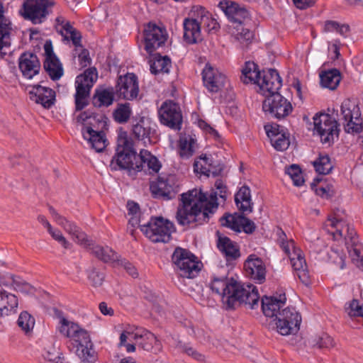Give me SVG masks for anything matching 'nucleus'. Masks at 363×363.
Segmentation results:
<instances>
[{"label": "nucleus", "mask_w": 363, "mask_h": 363, "mask_svg": "<svg viewBox=\"0 0 363 363\" xmlns=\"http://www.w3.org/2000/svg\"><path fill=\"white\" fill-rule=\"evenodd\" d=\"M3 17V6L0 4V56L6 54V50L11 45V26L9 20Z\"/></svg>", "instance_id": "nucleus-34"}, {"label": "nucleus", "mask_w": 363, "mask_h": 363, "mask_svg": "<svg viewBox=\"0 0 363 363\" xmlns=\"http://www.w3.org/2000/svg\"><path fill=\"white\" fill-rule=\"evenodd\" d=\"M284 237H286V235L281 231L279 241L282 250L289 256L291 266L300 281L306 285L308 284L310 276L302 251L296 247L293 240L284 241Z\"/></svg>", "instance_id": "nucleus-6"}, {"label": "nucleus", "mask_w": 363, "mask_h": 363, "mask_svg": "<svg viewBox=\"0 0 363 363\" xmlns=\"http://www.w3.org/2000/svg\"><path fill=\"white\" fill-rule=\"evenodd\" d=\"M57 318V330L62 335L69 338L76 347L91 341L89 333L77 323L69 320L61 313H58Z\"/></svg>", "instance_id": "nucleus-12"}, {"label": "nucleus", "mask_w": 363, "mask_h": 363, "mask_svg": "<svg viewBox=\"0 0 363 363\" xmlns=\"http://www.w3.org/2000/svg\"><path fill=\"white\" fill-rule=\"evenodd\" d=\"M213 291L220 296L226 309L235 308L238 303L254 309L259 305V296L256 286L251 284L238 283L233 279L214 277L211 283Z\"/></svg>", "instance_id": "nucleus-2"}, {"label": "nucleus", "mask_w": 363, "mask_h": 363, "mask_svg": "<svg viewBox=\"0 0 363 363\" xmlns=\"http://www.w3.org/2000/svg\"><path fill=\"white\" fill-rule=\"evenodd\" d=\"M54 5L52 0H26L23 4L21 15L34 24L41 23Z\"/></svg>", "instance_id": "nucleus-14"}, {"label": "nucleus", "mask_w": 363, "mask_h": 363, "mask_svg": "<svg viewBox=\"0 0 363 363\" xmlns=\"http://www.w3.org/2000/svg\"><path fill=\"white\" fill-rule=\"evenodd\" d=\"M314 128L319 134L323 143H329L333 140L334 135H337V123L329 114L320 113L313 117Z\"/></svg>", "instance_id": "nucleus-18"}, {"label": "nucleus", "mask_w": 363, "mask_h": 363, "mask_svg": "<svg viewBox=\"0 0 363 363\" xmlns=\"http://www.w3.org/2000/svg\"><path fill=\"white\" fill-rule=\"evenodd\" d=\"M81 52L78 55L79 63L82 67H86L91 64V60L89 57V52L88 50L80 48Z\"/></svg>", "instance_id": "nucleus-64"}, {"label": "nucleus", "mask_w": 363, "mask_h": 363, "mask_svg": "<svg viewBox=\"0 0 363 363\" xmlns=\"http://www.w3.org/2000/svg\"><path fill=\"white\" fill-rule=\"evenodd\" d=\"M280 126L279 125L264 126V129L267 136L270 138L271 143L274 147L279 150L283 151L286 150L290 144L289 136L283 132V130H279Z\"/></svg>", "instance_id": "nucleus-32"}, {"label": "nucleus", "mask_w": 363, "mask_h": 363, "mask_svg": "<svg viewBox=\"0 0 363 363\" xmlns=\"http://www.w3.org/2000/svg\"><path fill=\"white\" fill-rule=\"evenodd\" d=\"M242 215L238 216H235L233 215H228L226 216L223 217L220 220L221 223L223 226L230 228V229L236 231L240 232L241 230V218Z\"/></svg>", "instance_id": "nucleus-56"}, {"label": "nucleus", "mask_w": 363, "mask_h": 363, "mask_svg": "<svg viewBox=\"0 0 363 363\" xmlns=\"http://www.w3.org/2000/svg\"><path fill=\"white\" fill-rule=\"evenodd\" d=\"M330 225L335 230L333 232L334 236L345 237L347 251L352 262L359 269H363V247L355 238V233L349 225L336 218L329 219Z\"/></svg>", "instance_id": "nucleus-5"}, {"label": "nucleus", "mask_w": 363, "mask_h": 363, "mask_svg": "<svg viewBox=\"0 0 363 363\" xmlns=\"http://www.w3.org/2000/svg\"><path fill=\"white\" fill-rule=\"evenodd\" d=\"M76 354L84 362L92 363L96 359V353L93 348L91 341L89 343L87 342L78 346L76 350Z\"/></svg>", "instance_id": "nucleus-45"}, {"label": "nucleus", "mask_w": 363, "mask_h": 363, "mask_svg": "<svg viewBox=\"0 0 363 363\" xmlns=\"http://www.w3.org/2000/svg\"><path fill=\"white\" fill-rule=\"evenodd\" d=\"M179 184L174 174L159 176L150 185V190L155 199L170 200L175 197L179 191Z\"/></svg>", "instance_id": "nucleus-13"}, {"label": "nucleus", "mask_w": 363, "mask_h": 363, "mask_svg": "<svg viewBox=\"0 0 363 363\" xmlns=\"http://www.w3.org/2000/svg\"><path fill=\"white\" fill-rule=\"evenodd\" d=\"M277 319L288 322L294 326L300 328L301 316L300 313L293 307H286L279 312Z\"/></svg>", "instance_id": "nucleus-44"}, {"label": "nucleus", "mask_w": 363, "mask_h": 363, "mask_svg": "<svg viewBox=\"0 0 363 363\" xmlns=\"http://www.w3.org/2000/svg\"><path fill=\"white\" fill-rule=\"evenodd\" d=\"M350 28L348 24L340 23L336 21L328 20L324 22L323 32L326 33H336L343 38H347Z\"/></svg>", "instance_id": "nucleus-42"}, {"label": "nucleus", "mask_w": 363, "mask_h": 363, "mask_svg": "<svg viewBox=\"0 0 363 363\" xmlns=\"http://www.w3.org/2000/svg\"><path fill=\"white\" fill-rule=\"evenodd\" d=\"M155 129H153L148 120L143 117L133 125V133L136 138L144 141V143H152V138L155 135Z\"/></svg>", "instance_id": "nucleus-35"}, {"label": "nucleus", "mask_w": 363, "mask_h": 363, "mask_svg": "<svg viewBox=\"0 0 363 363\" xmlns=\"http://www.w3.org/2000/svg\"><path fill=\"white\" fill-rule=\"evenodd\" d=\"M143 35L145 50L149 54L164 45L167 39L166 30L152 22L145 26Z\"/></svg>", "instance_id": "nucleus-16"}, {"label": "nucleus", "mask_w": 363, "mask_h": 363, "mask_svg": "<svg viewBox=\"0 0 363 363\" xmlns=\"http://www.w3.org/2000/svg\"><path fill=\"white\" fill-rule=\"evenodd\" d=\"M202 76L204 86L210 92L216 93L224 86L225 76L209 65H206Z\"/></svg>", "instance_id": "nucleus-24"}, {"label": "nucleus", "mask_w": 363, "mask_h": 363, "mask_svg": "<svg viewBox=\"0 0 363 363\" xmlns=\"http://www.w3.org/2000/svg\"><path fill=\"white\" fill-rule=\"evenodd\" d=\"M18 298L8 292L0 282V316H8L17 312Z\"/></svg>", "instance_id": "nucleus-30"}, {"label": "nucleus", "mask_w": 363, "mask_h": 363, "mask_svg": "<svg viewBox=\"0 0 363 363\" xmlns=\"http://www.w3.org/2000/svg\"><path fill=\"white\" fill-rule=\"evenodd\" d=\"M339 120L342 123L345 132L352 134L363 132V121L355 101L348 99L343 101Z\"/></svg>", "instance_id": "nucleus-10"}, {"label": "nucleus", "mask_w": 363, "mask_h": 363, "mask_svg": "<svg viewBox=\"0 0 363 363\" xmlns=\"http://www.w3.org/2000/svg\"><path fill=\"white\" fill-rule=\"evenodd\" d=\"M97 78V70L94 67L88 68L83 74L77 77L75 81L76 94L74 96L77 111L82 110L88 104L87 99Z\"/></svg>", "instance_id": "nucleus-11"}, {"label": "nucleus", "mask_w": 363, "mask_h": 363, "mask_svg": "<svg viewBox=\"0 0 363 363\" xmlns=\"http://www.w3.org/2000/svg\"><path fill=\"white\" fill-rule=\"evenodd\" d=\"M44 51V69L52 80H58L63 74V69L58 58L53 52L52 45L50 41L45 42Z\"/></svg>", "instance_id": "nucleus-21"}, {"label": "nucleus", "mask_w": 363, "mask_h": 363, "mask_svg": "<svg viewBox=\"0 0 363 363\" xmlns=\"http://www.w3.org/2000/svg\"><path fill=\"white\" fill-rule=\"evenodd\" d=\"M235 202L238 209L242 213H251L253 209V203L251 199L250 189L243 186L235 195Z\"/></svg>", "instance_id": "nucleus-37"}, {"label": "nucleus", "mask_w": 363, "mask_h": 363, "mask_svg": "<svg viewBox=\"0 0 363 363\" xmlns=\"http://www.w3.org/2000/svg\"><path fill=\"white\" fill-rule=\"evenodd\" d=\"M172 261L177 274L183 278L193 279L201 270L197 257L186 249L176 247Z\"/></svg>", "instance_id": "nucleus-7"}, {"label": "nucleus", "mask_w": 363, "mask_h": 363, "mask_svg": "<svg viewBox=\"0 0 363 363\" xmlns=\"http://www.w3.org/2000/svg\"><path fill=\"white\" fill-rule=\"evenodd\" d=\"M45 363H69L65 362L62 354L55 348L45 350L42 354Z\"/></svg>", "instance_id": "nucleus-52"}, {"label": "nucleus", "mask_w": 363, "mask_h": 363, "mask_svg": "<svg viewBox=\"0 0 363 363\" xmlns=\"http://www.w3.org/2000/svg\"><path fill=\"white\" fill-rule=\"evenodd\" d=\"M82 133L84 139L88 141L96 152H101L106 148L107 140L103 131L95 130L87 125L82 128Z\"/></svg>", "instance_id": "nucleus-31"}, {"label": "nucleus", "mask_w": 363, "mask_h": 363, "mask_svg": "<svg viewBox=\"0 0 363 363\" xmlns=\"http://www.w3.org/2000/svg\"><path fill=\"white\" fill-rule=\"evenodd\" d=\"M218 248L225 255L228 260L235 259L240 257L239 247L237 244L225 236H219Z\"/></svg>", "instance_id": "nucleus-38"}, {"label": "nucleus", "mask_w": 363, "mask_h": 363, "mask_svg": "<svg viewBox=\"0 0 363 363\" xmlns=\"http://www.w3.org/2000/svg\"><path fill=\"white\" fill-rule=\"evenodd\" d=\"M138 156L133 142L126 137H121L118 140L116 153L111 160L110 167L113 170L118 168L135 171Z\"/></svg>", "instance_id": "nucleus-8"}, {"label": "nucleus", "mask_w": 363, "mask_h": 363, "mask_svg": "<svg viewBox=\"0 0 363 363\" xmlns=\"http://www.w3.org/2000/svg\"><path fill=\"white\" fill-rule=\"evenodd\" d=\"M328 259L340 269L345 267L346 255L339 248L332 247L328 252Z\"/></svg>", "instance_id": "nucleus-53"}, {"label": "nucleus", "mask_w": 363, "mask_h": 363, "mask_svg": "<svg viewBox=\"0 0 363 363\" xmlns=\"http://www.w3.org/2000/svg\"><path fill=\"white\" fill-rule=\"evenodd\" d=\"M308 342L312 347L318 349H330L335 345L333 339L326 333L311 336Z\"/></svg>", "instance_id": "nucleus-47"}, {"label": "nucleus", "mask_w": 363, "mask_h": 363, "mask_svg": "<svg viewBox=\"0 0 363 363\" xmlns=\"http://www.w3.org/2000/svg\"><path fill=\"white\" fill-rule=\"evenodd\" d=\"M271 71H276L273 69H269L267 71H263L262 73L258 69V66L253 62H247L244 67L242 69V74L240 80L244 84H257L259 86V91L260 92L261 84L266 75L269 74Z\"/></svg>", "instance_id": "nucleus-23"}, {"label": "nucleus", "mask_w": 363, "mask_h": 363, "mask_svg": "<svg viewBox=\"0 0 363 363\" xmlns=\"http://www.w3.org/2000/svg\"><path fill=\"white\" fill-rule=\"evenodd\" d=\"M255 224L249 218L242 216L241 218V229L246 233H252L255 230Z\"/></svg>", "instance_id": "nucleus-63"}, {"label": "nucleus", "mask_w": 363, "mask_h": 363, "mask_svg": "<svg viewBox=\"0 0 363 363\" xmlns=\"http://www.w3.org/2000/svg\"><path fill=\"white\" fill-rule=\"evenodd\" d=\"M217 194L211 193L208 198L197 189L182 194L176 213L177 223L183 226H196L208 222L210 214H213L218 206Z\"/></svg>", "instance_id": "nucleus-1"}, {"label": "nucleus", "mask_w": 363, "mask_h": 363, "mask_svg": "<svg viewBox=\"0 0 363 363\" xmlns=\"http://www.w3.org/2000/svg\"><path fill=\"white\" fill-rule=\"evenodd\" d=\"M195 140L190 136L180 138L179 141V155L182 158L188 159L194 152Z\"/></svg>", "instance_id": "nucleus-49"}, {"label": "nucleus", "mask_w": 363, "mask_h": 363, "mask_svg": "<svg viewBox=\"0 0 363 363\" xmlns=\"http://www.w3.org/2000/svg\"><path fill=\"white\" fill-rule=\"evenodd\" d=\"M247 274L255 281L261 284L264 281L266 268L263 261L255 255H250L245 262Z\"/></svg>", "instance_id": "nucleus-27"}, {"label": "nucleus", "mask_w": 363, "mask_h": 363, "mask_svg": "<svg viewBox=\"0 0 363 363\" xmlns=\"http://www.w3.org/2000/svg\"><path fill=\"white\" fill-rule=\"evenodd\" d=\"M18 67L23 76L30 79L39 73L41 65L36 55L24 52L19 57Z\"/></svg>", "instance_id": "nucleus-25"}, {"label": "nucleus", "mask_w": 363, "mask_h": 363, "mask_svg": "<svg viewBox=\"0 0 363 363\" xmlns=\"http://www.w3.org/2000/svg\"><path fill=\"white\" fill-rule=\"evenodd\" d=\"M232 35L241 44L247 45L253 39V32L248 28H244L243 25L233 26L231 30Z\"/></svg>", "instance_id": "nucleus-46"}, {"label": "nucleus", "mask_w": 363, "mask_h": 363, "mask_svg": "<svg viewBox=\"0 0 363 363\" xmlns=\"http://www.w3.org/2000/svg\"><path fill=\"white\" fill-rule=\"evenodd\" d=\"M135 172H145L149 174H155L162 167L160 160L147 150H141L138 156Z\"/></svg>", "instance_id": "nucleus-22"}, {"label": "nucleus", "mask_w": 363, "mask_h": 363, "mask_svg": "<svg viewBox=\"0 0 363 363\" xmlns=\"http://www.w3.org/2000/svg\"><path fill=\"white\" fill-rule=\"evenodd\" d=\"M313 166L315 171L320 174H329L333 169L330 157L328 155H320L318 160L313 162Z\"/></svg>", "instance_id": "nucleus-51"}, {"label": "nucleus", "mask_w": 363, "mask_h": 363, "mask_svg": "<svg viewBox=\"0 0 363 363\" xmlns=\"http://www.w3.org/2000/svg\"><path fill=\"white\" fill-rule=\"evenodd\" d=\"M261 84L260 93L267 96L263 101V111L278 119L289 116L293 108L291 104L278 92L281 86V79L277 71H271Z\"/></svg>", "instance_id": "nucleus-3"}, {"label": "nucleus", "mask_w": 363, "mask_h": 363, "mask_svg": "<svg viewBox=\"0 0 363 363\" xmlns=\"http://www.w3.org/2000/svg\"><path fill=\"white\" fill-rule=\"evenodd\" d=\"M65 26L67 28L65 31L62 30V36L66 40H72L73 45L76 47L75 51H77L78 48H82L81 45L82 35L70 23H67Z\"/></svg>", "instance_id": "nucleus-50"}, {"label": "nucleus", "mask_w": 363, "mask_h": 363, "mask_svg": "<svg viewBox=\"0 0 363 363\" xmlns=\"http://www.w3.org/2000/svg\"><path fill=\"white\" fill-rule=\"evenodd\" d=\"M162 124L174 130H180L182 124V113L178 104L171 100L164 101L158 111Z\"/></svg>", "instance_id": "nucleus-15"}, {"label": "nucleus", "mask_w": 363, "mask_h": 363, "mask_svg": "<svg viewBox=\"0 0 363 363\" xmlns=\"http://www.w3.org/2000/svg\"><path fill=\"white\" fill-rule=\"evenodd\" d=\"M150 71L152 74L168 73L171 67V60L167 56H161L155 55L152 60H150Z\"/></svg>", "instance_id": "nucleus-40"}, {"label": "nucleus", "mask_w": 363, "mask_h": 363, "mask_svg": "<svg viewBox=\"0 0 363 363\" xmlns=\"http://www.w3.org/2000/svg\"><path fill=\"white\" fill-rule=\"evenodd\" d=\"M18 326L26 333L33 330L35 325V319L28 312H22L18 319Z\"/></svg>", "instance_id": "nucleus-55"}, {"label": "nucleus", "mask_w": 363, "mask_h": 363, "mask_svg": "<svg viewBox=\"0 0 363 363\" xmlns=\"http://www.w3.org/2000/svg\"><path fill=\"white\" fill-rule=\"evenodd\" d=\"M345 311L350 317H363V304L354 299L345 307Z\"/></svg>", "instance_id": "nucleus-58"}, {"label": "nucleus", "mask_w": 363, "mask_h": 363, "mask_svg": "<svg viewBox=\"0 0 363 363\" xmlns=\"http://www.w3.org/2000/svg\"><path fill=\"white\" fill-rule=\"evenodd\" d=\"M90 253L98 259L113 267H117L120 264V256L108 246H101L93 244L90 240V245L85 247Z\"/></svg>", "instance_id": "nucleus-26"}, {"label": "nucleus", "mask_w": 363, "mask_h": 363, "mask_svg": "<svg viewBox=\"0 0 363 363\" xmlns=\"http://www.w3.org/2000/svg\"><path fill=\"white\" fill-rule=\"evenodd\" d=\"M320 83L323 87L333 90L340 82V74L337 69H330L320 74Z\"/></svg>", "instance_id": "nucleus-41"}, {"label": "nucleus", "mask_w": 363, "mask_h": 363, "mask_svg": "<svg viewBox=\"0 0 363 363\" xmlns=\"http://www.w3.org/2000/svg\"><path fill=\"white\" fill-rule=\"evenodd\" d=\"M210 158L207 156L201 157L199 160L195 161L194 167V171L197 173H200L209 177L211 174L216 176L221 171V168L218 169H214L210 163Z\"/></svg>", "instance_id": "nucleus-43"}, {"label": "nucleus", "mask_w": 363, "mask_h": 363, "mask_svg": "<svg viewBox=\"0 0 363 363\" xmlns=\"http://www.w3.org/2000/svg\"><path fill=\"white\" fill-rule=\"evenodd\" d=\"M141 231L153 242H167L174 230V224L162 217L152 218L146 224L140 225Z\"/></svg>", "instance_id": "nucleus-9"}, {"label": "nucleus", "mask_w": 363, "mask_h": 363, "mask_svg": "<svg viewBox=\"0 0 363 363\" xmlns=\"http://www.w3.org/2000/svg\"><path fill=\"white\" fill-rule=\"evenodd\" d=\"M184 38L188 43H196L202 40L201 24L199 21L198 13H192L191 18H185L183 23Z\"/></svg>", "instance_id": "nucleus-28"}, {"label": "nucleus", "mask_w": 363, "mask_h": 363, "mask_svg": "<svg viewBox=\"0 0 363 363\" xmlns=\"http://www.w3.org/2000/svg\"><path fill=\"white\" fill-rule=\"evenodd\" d=\"M114 101V90L113 87L96 90L94 96L93 104L95 106L108 107Z\"/></svg>", "instance_id": "nucleus-39"}, {"label": "nucleus", "mask_w": 363, "mask_h": 363, "mask_svg": "<svg viewBox=\"0 0 363 363\" xmlns=\"http://www.w3.org/2000/svg\"><path fill=\"white\" fill-rule=\"evenodd\" d=\"M286 296L280 295L279 298L274 296H264L262 298V309L267 317H277L280 309L284 306Z\"/></svg>", "instance_id": "nucleus-33"}, {"label": "nucleus", "mask_w": 363, "mask_h": 363, "mask_svg": "<svg viewBox=\"0 0 363 363\" xmlns=\"http://www.w3.org/2000/svg\"><path fill=\"white\" fill-rule=\"evenodd\" d=\"M30 98L45 108H50L55 101V93L50 88L41 85H35L30 91Z\"/></svg>", "instance_id": "nucleus-29"}, {"label": "nucleus", "mask_w": 363, "mask_h": 363, "mask_svg": "<svg viewBox=\"0 0 363 363\" xmlns=\"http://www.w3.org/2000/svg\"><path fill=\"white\" fill-rule=\"evenodd\" d=\"M48 232L51 235V237L60 243L65 249H70L72 247V244L66 239V238L63 235L62 233L57 228H54L52 226L50 227V229L48 230Z\"/></svg>", "instance_id": "nucleus-59"}, {"label": "nucleus", "mask_w": 363, "mask_h": 363, "mask_svg": "<svg viewBox=\"0 0 363 363\" xmlns=\"http://www.w3.org/2000/svg\"><path fill=\"white\" fill-rule=\"evenodd\" d=\"M88 279L91 285L98 287L102 285L104 280V274L96 268H92L88 274Z\"/></svg>", "instance_id": "nucleus-60"}, {"label": "nucleus", "mask_w": 363, "mask_h": 363, "mask_svg": "<svg viewBox=\"0 0 363 363\" xmlns=\"http://www.w3.org/2000/svg\"><path fill=\"white\" fill-rule=\"evenodd\" d=\"M49 211L55 221L72 237L74 242L82 247H88L90 245V240L86 234L74 223L60 215L52 206L49 208Z\"/></svg>", "instance_id": "nucleus-17"}, {"label": "nucleus", "mask_w": 363, "mask_h": 363, "mask_svg": "<svg viewBox=\"0 0 363 363\" xmlns=\"http://www.w3.org/2000/svg\"><path fill=\"white\" fill-rule=\"evenodd\" d=\"M191 13H198L199 21L201 24V28L206 32H216L218 30V23L212 18L211 14L203 7L199 6H194Z\"/></svg>", "instance_id": "nucleus-36"}, {"label": "nucleus", "mask_w": 363, "mask_h": 363, "mask_svg": "<svg viewBox=\"0 0 363 363\" xmlns=\"http://www.w3.org/2000/svg\"><path fill=\"white\" fill-rule=\"evenodd\" d=\"M132 114V108L130 103L118 104L113 113L114 120L118 123H127Z\"/></svg>", "instance_id": "nucleus-48"}, {"label": "nucleus", "mask_w": 363, "mask_h": 363, "mask_svg": "<svg viewBox=\"0 0 363 363\" xmlns=\"http://www.w3.org/2000/svg\"><path fill=\"white\" fill-rule=\"evenodd\" d=\"M135 345L143 350L157 353L162 350L161 342L150 331L135 326L128 327L120 335L119 347H125L128 352L135 351Z\"/></svg>", "instance_id": "nucleus-4"}, {"label": "nucleus", "mask_w": 363, "mask_h": 363, "mask_svg": "<svg viewBox=\"0 0 363 363\" xmlns=\"http://www.w3.org/2000/svg\"><path fill=\"white\" fill-rule=\"evenodd\" d=\"M219 7L233 23V26L243 25L250 18V13L247 9L235 1H220Z\"/></svg>", "instance_id": "nucleus-20"}, {"label": "nucleus", "mask_w": 363, "mask_h": 363, "mask_svg": "<svg viewBox=\"0 0 363 363\" xmlns=\"http://www.w3.org/2000/svg\"><path fill=\"white\" fill-rule=\"evenodd\" d=\"M276 328L277 332L281 335H288L295 334L300 328L288 323L286 321L276 318Z\"/></svg>", "instance_id": "nucleus-57"}, {"label": "nucleus", "mask_w": 363, "mask_h": 363, "mask_svg": "<svg viewBox=\"0 0 363 363\" xmlns=\"http://www.w3.org/2000/svg\"><path fill=\"white\" fill-rule=\"evenodd\" d=\"M116 93L118 97L125 100H133L139 93L138 77L133 73H128L118 78Z\"/></svg>", "instance_id": "nucleus-19"}, {"label": "nucleus", "mask_w": 363, "mask_h": 363, "mask_svg": "<svg viewBox=\"0 0 363 363\" xmlns=\"http://www.w3.org/2000/svg\"><path fill=\"white\" fill-rule=\"evenodd\" d=\"M286 173L292 179L295 186H300L303 184L304 179L301 168L297 164H292L286 169Z\"/></svg>", "instance_id": "nucleus-54"}, {"label": "nucleus", "mask_w": 363, "mask_h": 363, "mask_svg": "<svg viewBox=\"0 0 363 363\" xmlns=\"http://www.w3.org/2000/svg\"><path fill=\"white\" fill-rule=\"evenodd\" d=\"M13 284L17 291L26 294H34L35 291V288L25 281L13 279Z\"/></svg>", "instance_id": "nucleus-61"}, {"label": "nucleus", "mask_w": 363, "mask_h": 363, "mask_svg": "<svg viewBox=\"0 0 363 363\" xmlns=\"http://www.w3.org/2000/svg\"><path fill=\"white\" fill-rule=\"evenodd\" d=\"M179 347L182 352H185L186 354H188L189 356L191 357L192 358L197 361L203 362L205 360V356L203 354L198 352L194 348H193L192 347L184 344L179 345Z\"/></svg>", "instance_id": "nucleus-62"}]
</instances>
